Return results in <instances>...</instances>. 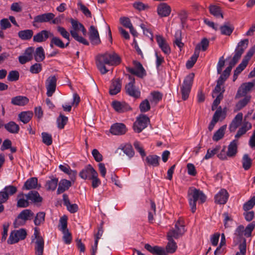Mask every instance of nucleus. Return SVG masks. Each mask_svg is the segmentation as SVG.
Wrapping results in <instances>:
<instances>
[{"label": "nucleus", "mask_w": 255, "mask_h": 255, "mask_svg": "<svg viewBox=\"0 0 255 255\" xmlns=\"http://www.w3.org/2000/svg\"><path fill=\"white\" fill-rule=\"evenodd\" d=\"M243 120V114L242 113H238L234 119L233 120L230 125V130L231 131H235L237 128L240 125Z\"/></svg>", "instance_id": "393cba45"}, {"label": "nucleus", "mask_w": 255, "mask_h": 255, "mask_svg": "<svg viewBox=\"0 0 255 255\" xmlns=\"http://www.w3.org/2000/svg\"><path fill=\"white\" fill-rule=\"evenodd\" d=\"M255 85V81L243 84L239 88L236 98H239L245 96L248 92L251 90Z\"/></svg>", "instance_id": "f8f14e48"}, {"label": "nucleus", "mask_w": 255, "mask_h": 255, "mask_svg": "<svg viewBox=\"0 0 255 255\" xmlns=\"http://www.w3.org/2000/svg\"><path fill=\"white\" fill-rule=\"evenodd\" d=\"M255 53V45L252 47L248 52L244 58L243 61L244 62H245L246 63L248 64V62L251 57L253 56V55Z\"/></svg>", "instance_id": "774afa93"}, {"label": "nucleus", "mask_w": 255, "mask_h": 255, "mask_svg": "<svg viewBox=\"0 0 255 255\" xmlns=\"http://www.w3.org/2000/svg\"><path fill=\"white\" fill-rule=\"evenodd\" d=\"M33 35V31L31 29H25L19 31L18 32V37L22 40L30 39Z\"/></svg>", "instance_id": "c756f323"}, {"label": "nucleus", "mask_w": 255, "mask_h": 255, "mask_svg": "<svg viewBox=\"0 0 255 255\" xmlns=\"http://www.w3.org/2000/svg\"><path fill=\"white\" fill-rule=\"evenodd\" d=\"M19 76V73L17 71H11L8 75L7 80L9 81H15L18 79Z\"/></svg>", "instance_id": "338daca9"}, {"label": "nucleus", "mask_w": 255, "mask_h": 255, "mask_svg": "<svg viewBox=\"0 0 255 255\" xmlns=\"http://www.w3.org/2000/svg\"><path fill=\"white\" fill-rule=\"evenodd\" d=\"M27 235L26 231L24 229L14 230L10 233L7 240V243L10 245L15 244L20 240H24Z\"/></svg>", "instance_id": "423d86ee"}, {"label": "nucleus", "mask_w": 255, "mask_h": 255, "mask_svg": "<svg viewBox=\"0 0 255 255\" xmlns=\"http://www.w3.org/2000/svg\"><path fill=\"white\" fill-rule=\"evenodd\" d=\"M34 216V213L29 209L22 210L15 220L13 225L14 228H18L25 225L26 221L31 220Z\"/></svg>", "instance_id": "39448f33"}, {"label": "nucleus", "mask_w": 255, "mask_h": 255, "mask_svg": "<svg viewBox=\"0 0 255 255\" xmlns=\"http://www.w3.org/2000/svg\"><path fill=\"white\" fill-rule=\"evenodd\" d=\"M251 99L250 96H246L243 100L240 101L236 105V107L237 110H240L245 107L249 102Z\"/></svg>", "instance_id": "5fc2aeb1"}, {"label": "nucleus", "mask_w": 255, "mask_h": 255, "mask_svg": "<svg viewBox=\"0 0 255 255\" xmlns=\"http://www.w3.org/2000/svg\"><path fill=\"white\" fill-rule=\"evenodd\" d=\"M171 11L170 6L166 3H161L157 7V12L160 16H168Z\"/></svg>", "instance_id": "4be33fe9"}, {"label": "nucleus", "mask_w": 255, "mask_h": 255, "mask_svg": "<svg viewBox=\"0 0 255 255\" xmlns=\"http://www.w3.org/2000/svg\"><path fill=\"white\" fill-rule=\"evenodd\" d=\"M249 40L248 39H245L241 40L238 44L236 50L242 53H243L245 49L248 47Z\"/></svg>", "instance_id": "8fccbe9b"}, {"label": "nucleus", "mask_w": 255, "mask_h": 255, "mask_svg": "<svg viewBox=\"0 0 255 255\" xmlns=\"http://www.w3.org/2000/svg\"><path fill=\"white\" fill-rule=\"evenodd\" d=\"M185 231L184 226L179 220L175 225V229L169 231L167 233L168 243L166 247L167 253L172 254L176 251L177 246L173 238L178 239Z\"/></svg>", "instance_id": "f03ea898"}, {"label": "nucleus", "mask_w": 255, "mask_h": 255, "mask_svg": "<svg viewBox=\"0 0 255 255\" xmlns=\"http://www.w3.org/2000/svg\"><path fill=\"white\" fill-rule=\"evenodd\" d=\"M71 186V183L70 181L66 179L61 180L58 185L57 192L58 194L62 193L65 191L68 190Z\"/></svg>", "instance_id": "2f4dec72"}, {"label": "nucleus", "mask_w": 255, "mask_h": 255, "mask_svg": "<svg viewBox=\"0 0 255 255\" xmlns=\"http://www.w3.org/2000/svg\"><path fill=\"white\" fill-rule=\"evenodd\" d=\"M221 148L220 145H217L212 149H208L207 151V153L204 157V159L207 160L212 158L214 155L217 154Z\"/></svg>", "instance_id": "c03bdc74"}, {"label": "nucleus", "mask_w": 255, "mask_h": 255, "mask_svg": "<svg viewBox=\"0 0 255 255\" xmlns=\"http://www.w3.org/2000/svg\"><path fill=\"white\" fill-rule=\"evenodd\" d=\"M255 205V196L252 197L250 200H249L248 202L245 203L243 206V209L245 211H247L252 208Z\"/></svg>", "instance_id": "052dcab7"}, {"label": "nucleus", "mask_w": 255, "mask_h": 255, "mask_svg": "<svg viewBox=\"0 0 255 255\" xmlns=\"http://www.w3.org/2000/svg\"><path fill=\"white\" fill-rule=\"evenodd\" d=\"M252 124L249 122H244L243 126L239 129L237 134L235 135L236 138L240 137L242 135L245 134L246 132L251 129Z\"/></svg>", "instance_id": "473e14b6"}, {"label": "nucleus", "mask_w": 255, "mask_h": 255, "mask_svg": "<svg viewBox=\"0 0 255 255\" xmlns=\"http://www.w3.org/2000/svg\"><path fill=\"white\" fill-rule=\"evenodd\" d=\"M58 228L61 231L68 230L67 229V217L66 216L62 217L59 221Z\"/></svg>", "instance_id": "603ef678"}, {"label": "nucleus", "mask_w": 255, "mask_h": 255, "mask_svg": "<svg viewBox=\"0 0 255 255\" xmlns=\"http://www.w3.org/2000/svg\"><path fill=\"white\" fill-rule=\"evenodd\" d=\"M149 122V118L145 115L140 116L134 123L133 128L135 132L139 133L147 126Z\"/></svg>", "instance_id": "6e6552de"}, {"label": "nucleus", "mask_w": 255, "mask_h": 255, "mask_svg": "<svg viewBox=\"0 0 255 255\" xmlns=\"http://www.w3.org/2000/svg\"><path fill=\"white\" fill-rule=\"evenodd\" d=\"M255 227V221H253L249 224L245 229L244 235L247 237H249L252 235V232Z\"/></svg>", "instance_id": "bf43d9fd"}, {"label": "nucleus", "mask_w": 255, "mask_h": 255, "mask_svg": "<svg viewBox=\"0 0 255 255\" xmlns=\"http://www.w3.org/2000/svg\"><path fill=\"white\" fill-rule=\"evenodd\" d=\"M112 105L115 110L119 113H124L130 109L129 105L125 102L114 101Z\"/></svg>", "instance_id": "aec40b11"}, {"label": "nucleus", "mask_w": 255, "mask_h": 255, "mask_svg": "<svg viewBox=\"0 0 255 255\" xmlns=\"http://www.w3.org/2000/svg\"><path fill=\"white\" fill-rule=\"evenodd\" d=\"M25 195L21 194V195H18V197L19 199L17 200V206L20 208H25L29 206V202L28 199L26 198L25 199L24 198Z\"/></svg>", "instance_id": "79ce46f5"}, {"label": "nucleus", "mask_w": 255, "mask_h": 255, "mask_svg": "<svg viewBox=\"0 0 255 255\" xmlns=\"http://www.w3.org/2000/svg\"><path fill=\"white\" fill-rule=\"evenodd\" d=\"M29 102L28 99L25 96H17L11 99V103L14 105L23 106Z\"/></svg>", "instance_id": "b1692460"}, {"label": "nucleus", "mask_w": 255, "mask_h": 255, "mask_svg": "<svg viewBox=\"0 0 255 255\" xmlns=\"http://www.w3.org/2000/svg\"><path fill=\"white\" fill-rule=\"evenodd\" d=\"M122 81L120 79H116L112 81L110 87L109 93L111 95H115L121 91Z\"/></svg>", "instance_id": "a211bd4d"}, {"label": "nucleus", "mask_w": 255, "mask_h": 255, "mask_svg": "<svg viewBox=\"0 0 255 255\" xmlns=\"http://www.w3.org/2000/svg\"><path fill=\"white\" fill-rule=\"evenodd\" d=\"M53 36V33L49 31L43 30L33 36V40L35 42H42L45 41L49 37Z\"/></svg>", "instance_id": "4468645a"}, {"label": "nucleus", "mask_w": 255, "mask_h": 255, "mask_svg": "<svg viewBox=\"0 0 255 255\" xmlns=\"http://www.w3.org/2000/svg\"><path fill=\"white\" fill-rule=\"evenodd\" d=\"M243 167L245 170H248L252 165V159L248 154H245L243 156L242 160Z\"/></svg>", "instance_id": "09e8293b"}, {"label": "nucleus", "mask_w": 255, "mask_h": 255, "mask_svg": "<svg viewBox=\"0 0 255 255\" xmlns=\"http://www.w3.org/2000/svg\"><path fill=\"white\" fill-rule=\"evenodd\" d=\"M42 142L47 145H50L52 143V138L51 134L47 132H42L41 134Z\"/></svg>", "instance_id": "6e6d98bb"}, {"label": "nucleus", "mask_w": 255, "mask_h": 255, "mask_svg": "<svg viewBox=\"0 0 255 255\" xmlns=\"http://www.w3.org/2000/svg\"><path fill=\"white\" fill-rule=\"evenodd\" d=\"M63 234V239L64 243L66 244H70L72 241V235L69 230H66L62 232Z\"/></svg>", "instance_id": "e2e57ef3"}, {"label": "nucleus", "mask_w": 255, "mask_h": 255, "mask_svg": "<svg viewBox=\"0 0 255 255\" xmlns=\"http://www.w3.org/2000/svg\"><path fill=\"white\" fill-rule=\"evenodd\" d=\"M210 13L214 16H223V13L221 8L217 5H211L209 7Z\"/></svg>", "instance_id": "3c124183"}, {"label": "nucleus", "mask_w": 255, "mask_h": 255, "mask_svg": "<svg viewBox=\"0 0 255 255\" xmlns=\"http://www.w3.org/2000/svg\"><path fill=\"white\" fill-rule=\"evenodd\" d=\"M128 77L130 82L125 86L126 92L128 95L136 99L138 98L140 96V92L134 85V79L130 75Z\"/></svg>", "instance_id": "0eeeda50"}, {"label": "nucleus", "mask_w": 255, "mask_h": 255, "mask_svg": "<svg viewBox=\"0 0 255 255\" xmlns=\"http://www.w3.org/2000/svg\"><path fill=\"white\" fill-rule=\"evenodd\" d=\"M140 111L141 112H146L148 111L150 109V104L147 99L143 100L139 106Z\"/></svg>", "instance_id": "13d9d810"}, {"label": "nucleus", "mask_w": 255, "mask_h": 255, "mask_svg": "<svg viewBox=\"0 0 255 255\" xmlns=\"http://www.w3.org/2000/svg\"><path fill=\"white\" fill-rule=\"evenodd\" d=\"M89 38L93 44L97 45L101 43L99 32L93 25L90 26L89 29Z\"/></svg>", "instance_id": "6ab92c4d"}, {"label": "nucleus", "mask_w": 255, "mask_h": 255, "mask_svg": "<svg viewBox=\"0 0 255 255\" xmlns=\"http://www.w3.org/2000/svg\"><path fill=\"white\" fill-rule=\"evenodd\" d=\"M37 178H30L25 182L23 188L26 190L35 189L37 187Z\"/></svg>", "instance_id": "7c9ffc66"}, {"label": "nucleus", "mask_w": 255, "mask_h": 255, "mask_svg": "<svg viewBox=\"0 0 255 255\" xmlns=\"http://www.w3.org/2000/svg\"><path fill=\"white\" fill-rule=\"evenodd\" d=\"M54 45L60 48H65V44L62 40L59 37L53 35L50 41V46L53 48Z\"/></svg>", "instance_id": "4c0bfd02"}, {"label": "nucleus", "mask_w": 255, "mask_h": 255, "mask_svg": "<svg viewBox=\"0 0 255 255\" xmlns=\"http://www.w3.org/2000/svg\"><path fill=\"white\" fill-rule=\"evenodd\" d=\"M4 128L7 131L11 133H17L19 130V127L13 121L4 125Z\"/></svg>", "instance_id": "cd10ccee"}, {"label": "nucleus", "mask_w": 255, "mask_h": 255, "mask_svg": "<svg viewBox=\"0 0 255 255\" xmlns=\"http://www.w3.org/2000/svg\"><path fill=\"white\" fill-rule=\"evenodd\" d=\"M229 194L225 189H222L215 196V203L219 204H225L229 198Z\"/></svg>", "instance_id": "dca6fc26"}, {"label": "nucleus", "mask_w": 255, "mask_h": 255, "mask_svg": "<svg viewBox=\"0 0 255 255\" xmlns=\"http://www.w3.org/2000/svg\"><path fill=\"white\" fill-rule=\"evenodd\" d=\"M57 78L55 75L49 76L45 81V86L47 90L46 95L51 97L56 91Z\"/></svg>", "instance_id": "1a4fd4ad"}, {"label": "nucleus", "mask_w": 255, "mask_h": 255, "mask_svg": "<svg viewBox=\"0 0 255 255\" xmlns=\"http://www.w3.org/2000/svg\"><path fill=\"white\" fill-rule=\"evenodd\" d=\"M58 179L57 178H52L47 181L46 184V189L48 190H54L57 186Z\"/></svg>", "instance_id": "37998d69"}, {"label": "nucleus", "mask_w": 255, "mask_h": 255, "mask_svg": "<svg viewBox=\"0 0 255 255\" xmlns=\"http://www.w3.org/2000/svg\"><path fill=\"white\" fill-rule=\"evenodd\" d=\"M209 44V41L206 38H203L201 42L197 44L195 47V48H197L198 46H199V51L200 52V50L201 49L202 51H206Z\"/></svg>", "instance_id": "864d4df0"}, {"label": "nucleus", "mask_w": 255, "mask_h": 255, "mask_svg": "<svg viewBox=\"0 0 255 255\" xmlns=\"http://www.w3.org/2000/svg\"><path fill=\"white\" fill-rule=\"evenodd\" d=\"M156 40L162 51L165 54H169L171 52L170 48L163 37L160 35H156Z\"/></svg>", "instance_id": "f3484780"}, {"label": "nucleus", "mask_w": 255, "mask_h": 255, "mask_svg": "<svg viewBox=\"0 0 255 255\" xmlns=\"http://www.w3.org/2000/svg\"><path fill=\"white\" fill-rule=\"evenodd\" d=\"M234 28L230 24H225L220 27L221 33L224 35H230Z\"/></svg>", "instance_id": "58836bf2"}, {"label": "nucleus", "mask_w": 255, "mask_h": 255, "mask_svg": "<svg viewBox=\"0 0 255 255\" xmlns=\"http://www.w3.org/2000/svg\"><path fill=\"white\" fill-rule=\"evenodd\" d=\"M199 47L198 46L197 48L195 49L193 55L191 56L190 59L187 61L186 63V67L188 69L192 68L196 63L199 55Z\"/></svg>", "instance_id": "72a5a7b5"}, {"label": "nucleus", "mask_w": 255, "mask_h": 255, "mask_svg": "<svg viewBox=\"0 0 255 255\" xmlns=\"http://www.w3.org/2000/svg\"><path fill=\"white\" fill-rule=\"evenodd\" d=\"M35 252L36 255H42L44 250V241L42 237H38L35 242Z\"/></svg>", "instance_id": "412c9836"}, {"label": "nucleus", "mask_w": 255, "mask_h": 255, "mask_svg": "<svg viewBox=\"0 0 255 255\" xmlns=\"http://www.w3.org/2000/svg\"><path fill=\"white\" fill-rule=\"evenodd\" d=\"M34 59L36 61L39 62L42 61L45 58V54L42 47H37L34 54Z\"/></svg>", "instance_id": "c9c22d12"}, {"label": "nucleus", "mask_w": 255, "mask_h": 255, "mask_svg": "<svg viewBox=\"0 0 255 255\" xmlns=\"http://www.w3.org/2000/svg\"><path fill=\"white\" fill-rule=\"evenodd\" d=\"M71 22L73 28V30L81 31L84 35L86 34V30L82 24L73 19H71Z\"/></svg>", "instance_id": "ea45409f"}, {"label": "nucleus", "mask_w": 255, "mask_h": 255, "mask_svg": "<svg viewBox=\"0 0 255 255\" xmlns=\"http://www.w3.org/2000/svg\"><path fill=\"white\" fill-rule=\"evenodd\" d=\"M34 51V48L29 47L27 48L24 52V55L20 56L18 57L19 62L21 64H24L26 62L31 61L33 59V54Z\"/></svg>", "instance_id": "2eb2a0df"}, {"label": "nucleus", "mask_w": 255, "mask_h": 255, "mask_svg": "<svg viewBox=\"0 0 255 255\" xmlns=\"http://www.w3.org/2000/svg\"><path fill=\"white\" fill-rule=\"evenodd\" d=\"M220 118L224 119L225 118V116L222 112L221 107H219L214 113L213 119L217 120L218 122Z\"/></svg>", "instance_id": "0e129e2a"}, {"label": "nucleus", "mask_w": 255, "mask_h": 255, "mask_svg": "<svg viewBox=\"0 0 255 255\" xmlns=\"http://www.w3.org/2000/svg\"><path fill=\"white\" fill-rule=\"evenodd\" d=\"M188 198L191 212L193 213L196 210V202L198 201L199 204H202L206 199V197L203 192L194 187H190L189 189Z\"/></svg>", "instance_id": "7ed1b4c3"}, {"label": "nucleus", "mask_w": 255, "mask_h": 255, "mask_svg": "<svg viewBox=\"0 0 255 255\" xmlns=\"http://www.w3.org/2000/svg\"><path fill=\"white\" fill-rule=\"evenodd\" d=\"M134 68L127 67L128 71L139 78H143L146 75V72L141 64L137 61H134Z\"/></svg>", "instance_id": "9d476101"}, {"label": "nucleus", "mask_w": 255, "mask_h": 255, "mask_svg": "<svg viewBox=\"0 0 255 255\" xmlns=\"http://www.w3.org/2000/svg\"><path fill=\"white\" fill-rule=\"evenodd\" d=\"M3 191L6 193L9 198V196L12 195L16 192L17 188L13 185H9L5 186L3 189Z\"/></svg>", "instance_id": "4d7b16f0"}, {"label": "nucleus", "mask_w": 255, "mask_h": 255, "mask_svg": "<svg viewBox=\"0 0 255 255\" xmlns=\"http://www.w3.org/2000/svg\"><path fill=\"white\" fill-rule=\"evenodd\" d=\"M194 74L193 73L188 75L184 80L183 84L181 87L182 99L186 100L188 98L193 84Z\"/></svg>", "instance_id": "20e7f679"}, {"label": "nucleus", "mask_w": 255, "mask_h": 255, "mask_svg": "<svg viewBox=\"0 0 255 255\" xmlns=\"http://www.w3.org/2000/svg\"><path fill=\"white\" fill-rule=\"evenodd\" d=\"M238 139L233 140L229 145L227 151V155L228 157H234L237 152L238 148Z\"/></svg>", "instance_id": "bb28decb"}, {"label": "nucleus", "mask_w": 255, "mask_h": 255, "mask_svg": "<svg viewBox=\"0 0 255 255\" xmlns=\"http://www.w3.org/2000/svg\"><path fill=\"white\" fill-rule=\"evenodd\" d=\"M159 159L160 157L156 155H149L146 157L145 160L149 165L157 166Z\"/></svg>", "instance_id": "e433bc0d"}, {"label": "nucleus", "mask_w": 255, "mask_h": 255, "mask_svg": "<svg viewBox=\"0 0 255 255\" xmlns=\"http://www.w3.org/2000/svg\"><path fill=\"white\" fill-rule=\"evenodd\" d=\"M118 149L122 150L129 158L134 155V151L130 144H121Z\"/></svg>", "instance_id": "a878e982"}, {"label": "nucleus", "mask_w": 255, "mask_h": 255, "mask_svg": "<svg viewBox=\"0 0 255 255\" xmlns=\"http://www.w3.org/2000/svg\"><path fill=\"white\" fill-rule=\"evenodd\" d=\"M25 197L33 203H39L42 201V198L36 191H31L28 194H25Z\"/></svg>", "instance_id": "5701e85b"}, {"label": "nucleus", "mask_w": 255, "mask_h": 255, "mask_svg": "<svg viewBox=\"0 0 255 255\" xmlns=\"http://www.w3.org/2000/svg\"><path fill=\"white\" fill-rule=\"evenodd\" d=\"M226 128V125H224L220 127L214 134L212 137L213 140L215 141H218L223 138L225 134V131Z\"/></svg>", "instance_id": "f704fd0d"}, {"label": "nucleus", "mask_w": 255, "mask_h": 255, "mask_svg": "<svg viewBox=\"0 0 255 255\" xmlns=\"http://www.w3.org/2000/svg\"><path fill=\"white\" fill-rule=\"evenodd\" d=\"M150 94L152 96V100H151V102H154L157 103L162 99V95L159 92L154 91L151 92Z\"/></svg>", "instance_id": "69168bd1"}, {"label": "nucleus", "mask_w": 255, "mask_h": 255, "mask_svg": "<svg viewBox=\"0 0 255 255\" xmlns=\"http://www.w3.org/2000/svg\"><path fill=\"white\" fill-rule=\"evenodd\" d=\"M95 175H98V173L90 164L86 166L79 173L80 177L83 179L91 180V178Z\"/></svg>", "instance_id": "9b49d317"}, {"label": "nucleus", "mask_w": 255, "mask_h": 255, "mask_svg": "<svg viewBox=\"0 0 255 255\" xmlns=\"http://www.w3.org/2000/svg\"><path fill=\"white\" fill-rule=\"evenodd\" d=\"M127 128L126 126L122 123H116L113 124L110 128V132L114 135H123L126 133Z\"/></svg>", "instance_id": "ddd939ff"}, {"label": "nucleus", "mask_w": 255, "mask_h": 255, "mask_svg": "<svg viewBox=\"0 0 255 255\" xmlns=\"http://www.w3.org/2000/svg\"><path fill=\"white\" fill-rule=\"evenodd\" d=\"M45 213L43 212H40L36 214L34 220V224L36 226H39L44 222Z\"/></svg>", "instance_id": "a18cd8bd"}, {"label": "nucleus", "mask_w": 255, "mask_h": 255, "mask_svg": "<svg viewBox=\"0 0 255 255\" xmlns=\"http://www.w3.org/2000/svg\"><path fill=\"white\" fill-rule=\"evenodd\" d=\"M150 209L153 211L152 212L151 211H148V220L150 223H152L153 220V215L156 214V205L154 202L150 200Z\"/></svg>", "instance_id": "de8ad7c7"}, {"label": "nucleus", "mask_w": 255, "mask_h": 255, "mask_svg": "<svg viewBox=\"0 0 255 255\" xmlns=\"http://www.w3.org/2000/svg\"><path fill=\"white\" fill-rule=\"evenodd\" d=\"M68 122V118L61 113L57 119V127L60 129H63Z\"/></svg>", "instance_id": "a19ab883"}, {"label": "nucleus", "mask_w": 255, "mask_h": 255, "mask_svg": "<svg viewBox=\"0 0 255 255\" xmlns=\"http://www.w3.org/2000/svg\"><path fill=\"white\" fill-rule=\"evenodd\" d=\"M33 117V113L30 111L22 112L18 115L19 120L23 124L28 123Z\"/></svg>", "instance_id": "c85d7f7f"}, {"label": "nucleus", "mask_w": 255, "mask_h": 255, "mask_svg": "<svg viewBox=\"0 0 255 255\" xmlns=\"http://www.w3.org/2000/svg\"><path fill=\"white\" fill-rule=\"evenodd\" d=\"M120 23L126 28H132V25L128 17H121L120 19Z\"/></svg>", "instance_id": "680f3d73"}, {"label": "nucleus", "mask_w": 255, "mask_h": 255, "mask_svg": "<svg viewBox=\"0 0 255 255\" xmlns=\"http://www.w3.org/2000/svg\"><path fill=\"white\" fill-rule=\"evenodd\" d=\"M175 45L178 46L180 50L183 47L184 44L181 42V32L177 30L175 34V40L174 41Z\"/></svg>", "instance_id": "49530a36"}, {"label": "nucleus", "mask_w": 255, "mask_h": 255, "mask_svg": "<svg viewBox=\"0 0 255 255\" xmlns=\"http://www.w3.org/2000/svg\"><path fill=\"white\" fill-rule=\"evenodd\" d=\"M121 62L120 57L115 52H106L98 55L96 57V66L102 74H105L109 71L107 66H117Z\"/></svg>", "instance_id": "f257e3e1"}]
</instances>
